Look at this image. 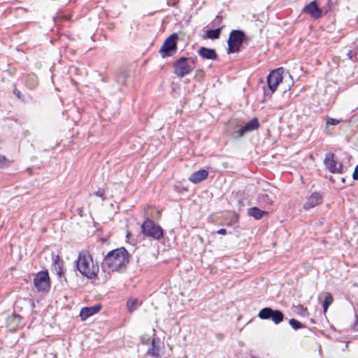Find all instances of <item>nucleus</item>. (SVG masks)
<instances>
[{"instance_id": "14", "label": "nucleus", "mask_w": 358, "mask_h": 358, "mask_svg": "<svg viewBox=\"0 0 358 358\" xmlns=\"http://www.w3.org/2000/svg\"><path fill=\"white\" fill-rule=\"evenodd\" d=\"M198 54L203 58L206 59L217 60L218 59L217 54L215 50L212 48L201 47L198 50Z\"/></svg>"}, {"instance_id": "10", "label": "nucleus", "mask_w": 358, "mask_h": 358, "mask_svg": "<svg viewBox=\"0 0 358 358\" xmlns=\"http://www.w3.org/2000/svg\"><path fill=\"white\" fill-rule=\"evenodd\" d=\"M324 165L326 168L333 173H338L341 172L342 165H338L337 162L334 159V154L327 153L325 156Z\"/></svg>"}, {"instance_id": "31", "label": "nucleus", "mask_w": 358, "mask_h": 358, "mask_svg": "<svg viewBox=\"0 0 358 358\" xmlns=\"http://www.w3.org/2000/svg\"><path fill=\"white\" fill-rule=\"evenodd\" d=\"M217 233L218 234L225 235L227 234V230L225 229L222 228V229L217 230Z\"/></svg>"}, {"instance_id": "34", "label": "nucleus", "mask_w": 358, "mask_h": 358, "mask_svg": "<svg viewBox=\"0 0 358 358\" xmlns=\"http://www.w3.org/2000/svg\"><path fill=\"white\" fill-rule=\"evenodd\" d=\"M253 358H257V357H253Z\"/></svg>"}, {"instance_id": "4", "label": "nucleus", "mask_w": 358, "mask_h": 358, "mask_svg": "<svg viewBox=\"0 0 358 358\" xmlns=\"http://www.w3.org/2000/svg\"><path fill=\"white\" fill-rule=\"evenodd\" d=\"M141 229L143 235L155 240H159L164 236L162 227L148 218L142 223Z\"/></svg>"}, {"instance_id": "3", "label": "nucleus", "mask_w": 358, "mask_h": 358, "mask_svg": "<svg viewBox=\"0 0 358 358\" xmlns=\"http://www.w3.org/2000/svg\"><path fill=\"white\" fill-rule=\"evenodd\" d=\"M174 73L180 78L189 74L196 67V59L181 57L173 64Z\"/></svg>"}, {"instance_id": "7", "label": "nucleus", "mask_w": 358, "mask_h": 358, "mask_svg": "<svg viewBox=\"0 0 358 358\" xmlns=\"http://www.w3.org/2000/svg\"><path fill=\"white\" fill-rule=\"evenodd\" d=\"M283 72L282 68H278L273 70L267 76V84L271 94L276 90L279 84L282 82Z\"/></svg>"}, {"instance_id": "1", "label": "nucleus", "mask_w": 358, "mask_h": 358, "mask_svg": "<svg viewBox=\"0 0 358 358\" xmlns=\"http://www.w3.org/2000/svg\"><path fill=\"white\" fill-rule=\"evenodd\" d=\"M129 262V253L124 248L110 251L105 257L103 266L111 271H118L124 268Z\"/></svg>"}, {"instance_id": "17", "label": "nucleus", "mask_w": 358, "mask_h": 358, "mask_svg": "<svg viewBox=\"0 0 358 358\" xmlns=\"http://www.w3.org/2000/svg\"><path fill=\"white\" fill-rule=\"evenodd\" d=\"M208 176V172L206 170L200 169L191 174L189 177V180L192 182L196 184L206 179Z\"/></svg>"}, {"instance_id": "15", "label": "nucleus", "mask_w": 358, "mask_h": 358, "mask_svg": "<svg viewBox=\"0 0 358 358\" xmlns=\"http://www.w3.org/2000/svg\"><path fill=\"white\" fill-rule=\"evenodd\" d=\"M53 263L52 265V270L57 274L59 277H62L64 274L63 269V261L60 259L59 255H53L52 257Z\"/></svg>"}, {"instance_id": "19", "label": "nucleus", "mask_w": 358, "mask_h": 358, "mask_svg": "<svg viewBox=\"0 0 358 358\" xmlns=\"http://www.w3.org/2000/svg\"><path fill=\"white\" fill-rule=\"evenodd\" d=\"M245 132L243 130L242 126L236 124L234 126L233 131L231 132L232 138L236 140L239 139L245 135Z\"/></svg>"}, {"instance_id": "2", "label": "nucleus", "mask_w": 358, "mask_h": 358, "mask_svg": "<svg viewBox=\"0 0 358 358\" xmlns=\"http://www.w3.org/2000/svg\"><path fill=\"white\" fill-rule=\"evenodd\" d=\"M76 266L79 272L88 278L95 277L99 271L98 264H94L93 259L87 251L79 253Z\"/></svg>"}, {"instance_id": "26", "label": "nucleus", "mask_w": 358, "mask_h": 358, "mask_svg": "<svg viewBox=\"0 0 358 358\" xmlns=\"http://www.w3.org/2000/svg\"><path fill=\"white\" fill-rule=\"evenodd\" d=\"M289 324L294 330H298L303 327V324L294 318L289 320Z\"/></svg>"}, {"instance_id": "11", "label": "nucleus", "mask_w": 358, "mask_h": 358, "mask_svg": "<svg viewBox=\"0 0 358 358\" xmlns=\"http://www.w3.org/2000/svg\"><path fill=\"white\" fill-rule=\"evenodd\" d=\"M163 348V343L160 338H154L152 340L151 347L148 349L147 354L153 357H159L161 356V351Z\"/></svg>"}, {"instance_id": "5", "label": "nucleus", "mask_w": 358, "mask_h": 358, "mask_svg": "<svg viewBox=\"0 0 358 358\" xmlns=\"http://www.w3.org/2000/svg\"><path fill=\"white\" fill-rule=\"evenodd\" d=\"M245 33L241 30H232L227 41V53L231 54L240 51V48L245 38Z\"/></svg>"}, {"instance_id": "30", "label": "nucleus", "mask_w": 358, "mask_h": 358, "mask_svg": "<svg viewBox=\"0 0 358 358\" xmlns=\"http://www.w3.org/2000/svg\"><path fill=\"white\" fill-rule=\"evenodd\" d=\"M352 178L355 180H358V164L356 166V167L355 169V171L352 174Z\"/></svg>"}, {"instance_id": "12", "label": "nucleus", "mask_w": 358, "mask_h": 358, "mask_svg": "<svg viewBox=\"0 0 358 358\" xmlns=\"http://www.w3.org/2000/svg\"><path fill=\"white\" fill-rule=\"evenodd\" d=\"M101 304H96L93 306L83 308L80 312L82 320H85L90 316L97 313L101 309Z\"/></svg>"}, {"instance_id": "16", "label": "nucleus", "mask_w": 358, "mask_h": 358, "mask_svg": "<svg viewBox=\"0 0 358 358\" xmlns=\"http://www.w3.org/2000/svg\"><path fill=\"white\" fill-rule=\"evenodd\" d=\"M303 10L314 18L320 17L322 13L321 9L317 6L315 1L306 6Z\"/></svg>"}, {"instance_id": "27", "label": "nucleus", "mask_w": 358, "mask_h": 358, "mask_svg": "<svg viewBox=\"0 0 358 358\" xmlns=\"http://www.w3.org/2000/svg\"><path fill=\"white\" fill-rule=\"evenodd\" d=\"M8 159L4 156L0 155V169L8 166Z\"/></svg>"}, {"instance_id": "29", "label": "nucleus", "mask_w": 358, "mask_h": 358, "mask_svg": "<svg viewBox=\"0 0 358 358\" xmlns=\"http://www.w3.org/2000/svg\"><path fill=\"white\" fill-rule=\"evenodd\" d=\"M94 194L96 196H99V197H101L102 198V200L104 201L105 200V192L103 189H99L97 191H96L94 192Z\"/></svg>"}, {"instance_id": "13", "label": "nucleus", "mask_w": 358, "mask_h": 358, "mask_svg": "<svg viewBox=\"0 0 358 358\" xmlns=\"http://www.w3.org/2000/svg\"><path fill=\"white\" fill-rule=\"evenodd\" d=\"M322 195L318 192H313L308 198L303 208L306 210L314 208L322 202Z\"/></svg>"}, {"instance_id": "22", "label": "nucleus", "mask_w": 358, "mask_h": 358, "mask_svg": "<svg viewBox=\"0 0 358 358\" xmlns=\"http://www.w3.org/2000/svg\"><path fill=\"white\" fill-rule=\"evenodd\" d=\"M333 302V297L331 294L329 292L325 293L324 299L322 302V307L324 312H327L329 306Z\"/></svg>"}, {"instance_id": "24", "label": "nucleus", "mask_w": 358, "mask_h": 358, "mask_svg": "<svg viewBox=\"0 0 358 358\" xmlns=\"http://www.w3.org/2000/svg\"><path fill=\"white\" fill-rule=\"evenodd\" d=\"M140 305L138 300L136 299H130L127 301V309L129 313L134 312Z\"/></svg>"}, {"instance_id": "25", "label": "nucleus", "mask_w": 358, "mask_h": 358, "mask_svg": "<svg viewBox=\"0 0 358 358\" xmlns=\"http://www.w3.org/2000/svg\"><path fill=\"white\" fill-rule=\"evenodd\" d=\"M273 195L271 193L262 194L260 196V200L266 204H272L273 202Z\"/></svg>"}, {"instance_id": "6", "label": "nucleus", "mask_w": 358, "mask_h": 358, "mask_svg": "<svg viewBox=\"0 0 358 358\" xmlns=\"http://www.w3.org/2000/svg\"><path fill=\"white\" fill-rule=\"evenodd\" d=\"M258 317L262 320H271L275 324H278L283 321L284 314L279 310L266 307L259 312Z\"/></svg>"}, {"instance_id": "23", "label": "nucleus", "mask_w": 358, "mask_h": 358, "mask_svg": "<svg viewBox=\"0 0 358 358\" xmlns=\"http://www.w3.org/2000/svg\"><path fill=\"white\" fill-rule=\"evenodd\" d=\"M220 34L221 28H217L215 29H209L206 32V36L210 39H217L220 37Z\"/></svg>"}, {"instance_id": "32", "label": "nucleus", "mask_w": 358, "mask_h": 358, "mask_svg": "<svg viewBox=\"0 0 358 358\" xmlns=\"http://www.w3.org/2000/svg\"><path fill=\"white\" fill-rule=\"evenodd\" d=\"M14 94H15L18 98H20V94H21V93H20V92L18 90L15 89V90H14Z\"/></svg>"}, {"instance_id": "9", "label": "nucleus", "mask_w": 358, "mask_h": 358, "mask_svg": "<svg viewBox=\"0 0 358 358\" xmlns=\"http://www.w3.org/2000/svg\"><path fill=\"white\" fill-rule=\"evenodd\" d=\"M35 287L38 291H44L49 287V276L47 272H40L34 280Z\"/></svg>"}, {"instance_id": "28", "label": "nucleus", "mask_w": 358, "mask_h": 358, "mask_svg": "<svg viewBox=\"0 0 358 358\" xmlns=\"http://www.w3.org/2000/svg\"><path fill=\"white\" fill-rule=\"evenodd\" d=\"M341 122V120H336V119H334V118H331V117H329L327 120V124H331V125H337L339 122Z\"/></svg>"}, {"instance_id": "21", "label": "nucleus", "mask_w": 358, "mask_h": 358, "mask_svg": "<svg viewBox=\"0 0 358 358\" xmlns=\"http://www.w3.org/2000/svg\"><path fill=\"white\" fill-rule=\"evenodd\" d=\"M26 85L29 89L35 88L38 85V78L35 74L28 75L25 80Z\"/></svg>"}, {"instance_id": "18", "label": "nucleus", "mask_w": 358, "mask_h": 358, "mask_svg": "<svg viewBox=\"0 0 358 358\" xmlns=\"http://www.w3.org/2000/svg\"><path fill=\"white\" fill-rule=\"evenodd\" d=\"M259 127L258 119L256 117L252 118L245 125L242 126L245 134L257 129Z\"/></svg>"}, {"instance_id": "33", "label": "nucleus", "mask_w": 358, "mask_h": 358, "mask_svg": "<svg viewBox=\"0 0 358 358\" xmlns=\"http://www.w3.org/2000/svg\"><path fill=\"white\" fill-rule=\"evenodd\" d=\"M351 53H352V52H351V51H349V52H348V56H349V57H350V59H352Z\"/></svg>"}, {"instance_id": "8", "label": "nucleus", "mask_w": 358, "mask_h": 358, "mask_svg": "<svg viewBox=\"0 0 358 358\" xmlns=\"http://www.w3.org/2000/svg\"><path fill=\"white\" fill-rule=\"evenodd\" d=\"M178 38V36L176 34H173L169 36L164 42L162 46L160 48L159 52L161 53L162 57H166V56H171V52H174L177 50L176 45V40Z\"/></svg>"}, {"instance_id": "20", "label": "nucleus", "mask_w": 358, "mask_h": 358, "mask_svg": "<svg viewBox=\"0 0 358 358\" xmlns=\"http://www.w3.org/2000/svg\"><path fill=\"white\" fill-rule=\"evenodd\" d=\"M267 212L261 210L257 207H252L248 209V215L255 217L256 220L261 219Z\"/></svg>"}]
</instances>
